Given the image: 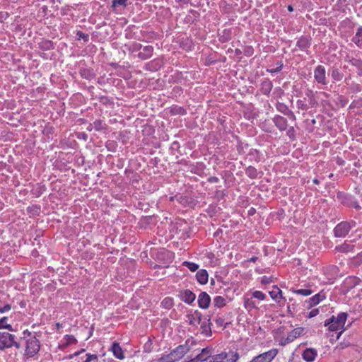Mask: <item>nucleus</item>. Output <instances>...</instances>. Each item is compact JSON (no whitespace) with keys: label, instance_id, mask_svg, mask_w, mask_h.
I'll use <instances>...</instances> for the list:
<instances>
[{"label":"nucleus","instance_id":"1","mask_svg":"<svg viewBox=\"0 0 362 362\" xmlns=\"http://www.w3.org/2000/svg\"><path fill=\"white\" fill-rule=\"evenodd\" d=\"M11 347L19 349L21 348V344L17 341V338L14 334L7 332H0V350L4 351Z\"/></svg>","mask_w":362,"mask_h":362},{"label":"nucleus","instance_id":"2","mask_svg":"<svg viewBox=\"0 0 362 362\" xmlns=\"http://www.w3.org/2000/svg\"><path fill=\"white\" fill-rule=\"evenodd\" d=\"M346 313H340L337 317L332 316L325 322V326H328L329 331L334 332L344 328L347 318Z\"/></svg>","mask_w":362,"mask_h":362},{"label":"nucleus","instance_id":"3","mask_svg":"<svg viewBox=\"0 0 362 362\" xmlns=\"http://www.w3.org/2000/svg\"><path fill=\"white\" fill-rule=\"evenodd\" d=\"M193 344V340L188 339L185 344L179 345L173 349L169 354L173 362L180 360L190 349Z\"/></svg>","mask_w":362,"mask_h":362},{"label":"nucleus","instance_id":"4","mask_svg":"<svg viewBox=\"0 0 362 362\" xmlns=\"http://www.w3.org/2000/svg\"><path fill=\"white\" fill-rule=\"evenodd\" d=\"M27 332L30 337L26 339L25 341L26 346L25 355L28 358H32L39 352L40 349V342L35 336H31L30 332L25 331L24 332V334H26Z\"/></svg>","mask_w":362,"mask_h":362},{"label":"nucleus","instance_id":"5","mask_svg":"<svg viewBox=\"0 0 362 362\" xmlns=\"http://www.w3.org/2000/svg\"><path fill=\"white\" fill-rule=\"evenodd\" d=\"M356 222L354 220L341 221L334 228V234L337 238H344L351 228L356 227Z\"/></svg>","mask_w":362,"mask_h":362},{"label":"nucleus","instance_id":"6","mask_svg":"<svg viewBox=\"0 0 362 362\" xmlns=\"http://www.w3.org/2000/svg\"><path fill=\"white\" fill-rule=\"evenodd\" d=\"M337 200L344 206L347 207H353L356 210L361 209V206L358 204L355 197L349 194L344 192H338L337 194Z\"/></svg>","mask_w":362,"mask_h":362},{"label":"nucleus","instance_id":"7","mask_svg":"<svg viewBox=\"0 0 362 362\" xmlns=\"http://www.w3.org/2000/svg\"><path fill=\"white\" fill-rule=\"evenodd\" d=\"M277 353V349H271L255 356L250 362H270L276 356Z\"/></svg>","mask_w":362,"mask_h":362},{"label":"nucleus","instance_id":"8","mask_svg":"<svg viewBox=\"0 0 362 362\" xmlns=\"http://www.w3.org/2000/svg\"><path fill=\"white\" fill-rule=\"evenodd\" d=\"M314 78L315 81L322 85H327L326 70L325 66L317 65L314 69Z\"/></svg>","mask_w":362,"mask_h":362},{"label":"nucleus","instance_id":"9","mask_svg":"<svg viewBox=\"0 0 362 362\" xmlns=\"http://www.w3.org/2000/svg\"><path fill=\"white\" fill-rule=\"evenodd\" d=\"M177 296L181 300L189 305H191L196 298L195 293L189 289H182L179 291Z\"/></svg>","mask_w":362,"mask_h":362},{"label":"nucleus","instance_id":"10","mask_svg":"<svg viewBox=\"0 0 362 362\" xmlns=\"http://www.w3.org/2000/svg\"><path fill=\"white\" fill-rule=\"evenodd\" d=\"M199 325H201V326H200L201 334L205 337H211L212 334V332H211L212 323L211 322V317L209 315H208L207 317L204 318L203 321L202 320V322Z\"/></svg>","mask_w":362,"mask_h":362},{"label":"nucleus","instance_id":"11","mask_svg":"<svg viewBox=\"0 0 362 362\" xmlns=\"http://www.w3.org/2000/svg\"><path fill=\"white\" fill-rule=\"evenodd\" d=\"M305 329L303 327H297L291 330L286 338L284 339V342L281 343L282 345H286L292 342L294 339L299 337L300 336L304 334Z\"/></svg>","mask_w":362,"mask_h":362},{"label":"nucleus","instance_id":"12","mask_svg":"<svg viewBox=\"0 0 362 362\" xmlns=\"http://www.w3.org/2000/svg\"><path fill=\"white\" fill-rule=\"evenodd\" d=\"M239 358V355L237 352L232 353V358L228 359V354L222 352L219 354L214 355L211 361H220L221 362H236Z\"/></svg>","mask_w":362,"mask_h":362},{"label":"nucleus","instance_id":"13","mask_svg":"<svg viewBox=\"0 0 362 362\" xmlns=\"http://www.w3.org/2000/svg\"><path fill=\"white\" fill-rule=\"evenodd\" d=\"M312 38L308 35L301 36L296 42V46L302 51H305L308 54V48L311 45Z\"/></svg>","mask_w":362,"mask_h":362},{"label":"nucleus","instance_id":"14","mask_svg":"<svg viewBox=\"0 0 362 362\" xmlns=\"http://www.w3.org/2000/svg\"><path fill=\"white\" fill-rule=\"evenodd\" d=\"M211 354L212 349L211 348L206 347L202 349L201 353L196 356L194 360L200 362H209L214 356Z\"/></svg>","mask_w":362,"mask_h":362},{"label":"nucleus","instance_id":"15","mask_svg":"<svg viewBox=\"0 0 362 362\" xmlns=\"http://www.w3.org/2000/svg\"><path fill=\"white\" fill-rule=\"evenodd\" d=\"M187 318L190 325L197 327L202 322V315L199 310H195L192 313L187 314Z\"/></svg>","mask_w":362,"mask_h":362},{"label":"nucleus","instance_id":"16","mask_svg":"<svg viewBox=\"0 0 362 362\" xmlns=\"http://www.w3.org/2000/svg\"><path fill=\"white\" fill-rule=\"evenodd\" d=\"M197 302L199 308L206 309L210 305L211 297L206 292L202 291L198 296Z\"/></svg>","mask_w":362,"mask_h":362},{"label":"nucleus","instance_id":"17","mask_svg":"<svg viewBox=\"0 0 362 362\" xmlns=\"http://www.w3.org/2000/svg\"><path fill=\"white\" fill-rule=\"evenodd\" d=\"M274 124L275 126L278 128V129L281 132L286 131L288 127V122L287 119L281 116V115H276L272 119Z\"/></svg>","mask_w":362,"mask_h":362},{"label":"nucleus","instance_id":"18","mask_svg":"<svg viewBox=\"0 0 362 362\" xmlns=\"http://www.w3.org/2000/svg\"><path fill=\"white\" fill-rule=\"evenodd\" d=\"M153 47L151 45L144 46L142 48V51L140 52L137 57L141 59V60H146L149 58H151L153 55Z\"/></svg>","mask_w":362,"mask_h":362},{"label":"nucleus","instance_id":"19","mask_svg":"<svg viewBox=\"0 0 362 362\" xmlns=\"http://www.w3.org/2000/svg\"><path fill=\"white\" fill-rule=\"evenodd\" d=\"M317 354V351L315 349L307 348L303 351L302 356L305 361L308 362H312L315 359Z\"/></svg>","mask_w":362,"mask_h":362},{"label":"nucleus","instance_id":"20","mask_svg":"<svg viewBox=\"0 0 362 362\" xmlns=\"http://www.w3.org/2000/svg\"><path fill=\"white\" fill-rule=\"evenodd\" d=\"M111 351L113 355L118 359L122 360L124 358V352L120 346L119 344L114 341L112 344Z\"/></svg>","mask_w":362,"mask_h":362},{"label":"nucleus","instance_id":"21","mask_svg":"<svg viewBox=\"0 0 362 362\" xmlns=\"http://www.w3.org/2000/svg\"><path fill=\"white\" fill-rule=\"evenodd\" d=\"M196 279L200 284H206L209 280V274L206 269H200L196 274Z\"/></svg>","mask_w":362,"mask_h":362},{"label":"nucleus","instance_id":"22","mask_svg":"<svg viewBox=\"0 0 362 362\" xmlns=\"http://www.w3.org/2000/svg\"><path fill=\"white\" fill-rule=\"evenodd\" d=\"M352 42L360 49H362V26H359L355 35L352 38Z\"/></svg>","mask_w":362,"mask_h":362},{"label":"nucleus","instance_id":"23","mask_svg":"<svg viewBox=\"0 0 362 362\" xmlns=\"http://www.w3.org/2000/svg\"><path fill=\"white\" fill-rule=\"evenodd\" d=\"M325 298V296L322 293H319L317 294H315L313 297H311L309 299V305L308 308H311L313 306H315L317 305L320 301H322L323 299Z\"/></svg>","mask_w":362,"mask_h":362},{"label":"nucleus","instance_id":"24","mask_svg":"<svg viewBox=\"0 0 362 362\" xmlns=\"http://www.w3.org/2000/svg\"><path fill=\"white\" fill-rule=\"evenodd\" d=\"M354 249V245L346 243V242L342 245L336 246L335 250L337 252H342V253H348L352 252Z\"/></svg>","mask_w":362,"mask_h":362},{"label":"nucleus","instance_id":"25","mask_svg":"<svg viewBox=\"0 0 362 362\" xmlns=\"http://www.w3.org/2000/svg\"><path fill=\"white\" fill-rule=\"evenodd\" d=\"M330 74L334 81H341L344 76L339 69L335 66H332L330 69Z\"/></svg>","mask_w":362,"mask_h":362},{"label":"nucleus","instance_id":"26","mask_svg":"<svg viewBox=\"0 0 362 362\" xmlns=\"http://www.w3.org/2000/svg\"><path fill=\"white\" fill-rule=\"evenodd\" d=\"M146 69L153 71H157L161 67V62L159 59H154L146 65Z\"/></svg>","mask_w":362,"mask_h":362},{"label":"nucleus","instance_id":"27","mask_svg":"<svg viewBox=\"0 0 362 362\" xmlns=\"http://www.w3.org/2000/svg\"><path fill=\"white\" fill-rule=\"evenodd\" d=\"M271 298L276 302H279V299L282 298V292L277 286H274L272 291H269Z\"/></svg>","mask_w":362,"mask_h":362},{"label":"nucleus","instance_id":"28","mask_svg":"<svg viewBox=\"0 0 362 362\" xmlns=\"http://www.w3.org/2000/svg\"><path fill=\"white\" fill-rule=\"evenodd\" d=\"M64 339L65 342L60 346L62 349H66L69 345L77 343L76 339L73 335L66 334L64 336Z\"/></svg>","mask_w":362,"mask_h":362},{"label":"nucleus","instance_id":"29","mask_svg":"<svg viewBox=\"0 0 362 362\" xmlns=\"http://www.w3.org/2000/svg\"><path fill=\"white\" fill-rule=\"evenodd\" d=\"M54 44L51 40H43L39 43V48L44 51L54 49Z\"/></svg>","mask_w":362,"mask_h":362},{"label":"nucleus","instance_id":"30","mask_svg":"<svg viewBox=\"0 0 362 362\" xmlns=\"http://www.w3.org/2000/svg\"><path fill=\"white\" fill-rule=\"evenodd\" d=\"M244 307L249 311L252 309H257V306L256 305L255 302L252 300V297L248 298L245 296Z\"/></svg>","mask_w":362,"mask_h":362},{"label":"nucleus","instance_id":"31","mask_svg":"<svg viewBox=\"0 0 362 362\" xmlns=\"http://www.w3.org/2000/svg\"><path fill=\"white\" fill-rule=\"evenodd\" d=\"M245 174L251 179H256L259 173L255 167L250 165L245 169Z\"/></svg>","mask_w":362,"mask_h":362},{"label":"nucleus","instance_id":"32","mask_svg":"<svg viewBox=\"0 0 362 362\" xmlns=\"http://www.w3.org/2000/svg\"><path fill=\"white\" fill-rule=\"evenodd\" d=\"M92 125H93L94 129L96 131H102V130L106 129V128H107L106 124L104 123L103 121H102L100 119H97V120L94 121L92 123Z\"/></svg>","mask_w":362,"mask_h":362},{"label":"nucleus","instance_id":"33","mask_svg":"<svg viewBox=\"0 0 362 362\" xmlns=\"http://www.w3.org/2000/svg\"><path fill=\"white\" fill-rule=\"evenodd\" d=\"M214 305L217 308H222L226 305V299L223 296H217L214 298Z\"/></svg>","mask_w":362,"mask_h":362},{"label":"nucleus","instance_id":"34","mask_svg":"<svg viewBox=\"0 0 362 362\" xmlns=\"http://www.w3.org/2000/svg\"><path fill=\"white\" fill-rule=\"evenodd\" d=\"M346 62L349 63L351 65H352L354 66H356V68L360 66V65L362 64V60L361 59H356V58H354V57H351L349 56L346 57Z\"/></svg>","mask_w":362,"mask_h":362},{"label":"nucleus","instance_id":"35","mask_svg":"<svg viewBox=\"0 0 362 362\" xmlns=\"http://www.w3.org/2000/svg\"><path fill=\"white\" fill-rule=\"evenodd\" d=\"M276 107L279 112L284 114V115H286L291 110H289L288 107L283 103H277Z\"/></svg>","mask_w":362,"mask_h":362},{"label":"nucleus","instance_id":"36","mask_svg":"<svg viewBox=\"0 0 362 362\" xmlns=\"http://www.w3.org/2000/svg\"><path fill=\"white\" fill-rule=\"evenodd\" d=\"M8 317H3L0 319V329H6L8 331H13V329L12 326L10 324L7 323Z\"/></svg>","mask_w":362,"mask_h":362},{"label":"nucleus","instance_id":"37","mask_svg":"<svg viewBox=\"0 0 362 362\" xmlns=\"http://www.w3.org/2000/svg\"><path fill=\"white\" fill-rule=\"evenodd\" d=\"M128 0H112V8L114 11H116L117 8L119 6H122L123 7H126L127 1Z\"/></svg>","mask_w":362,"mask_h":362},{"label":"nucleus","instance_id":"38","mask_svg":"<svg viewBox=\"0 0 362 362\" xmlns=\"http://www.w3.org/2000/svg\"><path fill=\"white\" fill-rule=\"evenodd\" d=\"M293 292L299 295L307 296L310 295L313 293V291L310 288H300L294 290Z\"/></svg>","mask_w":362,"mask_h":362},{"label":"nucleus","instance_id":"39","mask_svg":"<svg viewBox=\"0 0 362 362\" xmlns=\"http://www.w3.org/2000/svg\"><path fill=\"white\" fill-rule=\"evenodd\" d=\"M183 265L187 267L191 272H195L199 269V265L194 262H184Z\"/></svg>","mask_w":362,"mask_h":362},{"label":"nucleus","instance_id":"40","mask_svg":"<svg viewBox=\"0 0 362 362\" xmlns=\"http://www.w3.org/2000/svg\"><path fill=\"white\" fill-rule=\"evenodd\" d=\"M161 303L164 308L170 309L173 305V300L171 298H165Z\"/></svg>","mask_w":362,"mask_h":362},{"label":"nucleus","instance_id":"41","mask_svg":"<svg viewBox=\"0 0 362 362\" xmlns=\"http://www.w3.org/2000/svg\"><path fill=\"white\" fill-rule=\"evenodd\" d=\"M286 135L291 141L296 140V130L293 127H290L286 131Z\"/></svg>","mask_w":362,"mask_h":362},{"label":"nucleus","instance_id":"42","mask_svg":"<svg viewBox=\"0 0 362 362\" xmlns=\"http://www.w3.org/2000/svg\"><path fill=\"white\" fill-rule=\"evenodd\" d=\"M252 297L260 300H264L266 298V295L263 293L262 291H255L252 293Z\"/></svg>","mask_w":362,"mask_h":362},{"label":"nucleus","instance_id":"43","mask_svg":"<svg viewBox=\"0 0 362 362\" xmlns=\"http://www.w3.org/2000/svg\"><path fill=\"white\" fill-rule=\"evenodd\" d=\"M272 88V83L271 81H267L263 83V93L264 94L269 93Z\"/></svg>","mask_w":362,"mask_h":362},{"label":"nucleus","instance_id":"44","mask_svg":"<svg viewBox=\"0 0 362 362\" xmlns=\"http://www.w3.org/2000/svg\"><path fill=\"white\" fill-rule=\"evenodd\" d=\"M76 35L78 40L82 39L86 42L89 40V35L83 33L82 31H77Z\"/></svg>","mask_w":362,"mask_h":362},{"label":"nucleus","instance_id":"45","mask_svg":"<svg viewBox=\"0 0 362 362\" xmlns=\"http://www.w3.org/2000/svg\"><path fill=\"white\" fill-rule=\"evenodd\" d=\"M171 112L173 114H178V115H185L186 113V111L184 108L181 107H173L172 110H171Z\"/></svg>","mask_w":362,"mask_h":362},{"label":"nucleus","instance_id":"46","mask_svg":"<svg viewBox=\"0 0 362 362\" xmlns=\"http://www.w3.org/2000/svg\"><path fill=\"white\" fill-rule=\"evenodd\" d=\"M277 64H278L277 67H274V69H267V71L270 72L272 74L281 71L283 68V63L281 62H279L277 63Z\"/></svg>","mask_w":362,"mask_h":362},{"label":"nucleus","instance_id":"47","mask_svg":"<svg viewBox=\"0 0 362 362\" xmlns=\"http://www.w3.org/2000/svg\"><path fill=\"white\" fill-rule=\"evenodd\" d=\"M296 105L298 109H300L302 110H307L308 106L305 104V103L302 100H298L296 102Z\"/></svg>","mask_w":362,"mask_h":362},{"label":"nucleus","instance_id":"48","mask_svg":"<svg viewBox=\"0 0 362 362\" xmlns=\"http://www.w3.org/2000/svg\"><path fill=\"white\" fill-rule=\"evenodd\" d=\"M86 358L83 362H91L92 361H98V356L96 354H87Z\"/></svg>","mask_w":362,"mask_h":362},{"label":"nucleus","instance_id":"49","mask_svg":"<svg viewBox=\"0 0 362 362\" xmlns=\"http://www.w3.org/2000/svg\"><path fill=\"white\" fill-rule=\"evenodd\" d=\"M156 362H173V361L170 358V354H168L158 358Z\"/></svg>","mask_w":362,"mask_h":362},{"label":"nucleus","instance_id":"50","mask_svg":"<svg viewBox=\"0 0 362 362\" xmlns=\"http://www.w3.org/2000/svg\"><path fill=\"white\" fill-rule=\"evenodd\" d=\"M254 49L252 47L247 46L244 49V54L247 57H250L253 54Z\"/></svg>","mask_w":362,"mask_h":362},{"label":"nucleus","instance_id":"51","mask_svg":"<svg viewBox=\"0 0 362 362\" xmlns=\"http://www.w3.org/2000/svg\"><path fill=\"white\" fill-rule=\"evenodd\" d=\"M142 47V45L140 43L134 42L129 49L132 52H136L141 49Z\"/></svg>","mask_w":362,"mask_h":362},{"label":"nucleus","instance_id":"52","mask_svg":"<svg viewBox=\"0 0 362 362\" xmlns=\"http://www.w3.org/2000/svg\"><path fill=\"white\" fill-rule=\"evenodd\" d=\"M215 322L218 327H223L224 325V319L221 317H217L215 320Z\"/></svg>","mask_w":362,"mask_h":362},{"label":"nucleus","instance_id":"53","mask_svg":"<svg viewBox=\"0 0 362 362\" xmlns=\"http://www.w3.org/2000/svg\"><path fill=\"white\" fill-rule=\"evenodd\" d=\"M11 306L10 304H6L4 307H0V313L8 312L11 310Z\"/></svg>","mask_w":362,"mask_h":362},{"label":"nucleus","instance_id":"54","mask_svg":"<svg viewBox=\"0 0 362 362\" xmlns=\"http://www.w3.org/2000/svg\"><path fill=\"white\" fill-rule=\"evenodd\" d=\"M319 313V310L318 309H313L312 310L309 314H308V317L309 318H312V317H315L316 315H317Z\"/></svg>","mask_w":362,"mask_h":362},{"label":"nucleus","instance_id":"55","mask_svg":"<svg viewBox=\"0 0 362 362\" xmlns=\"http://www.w3.org/2000/svg\"><path fill=\"white\" fill-rule=\"evenodd\" d=\"M151 341H148V343H146L145 345H144V352H146V353H149L151 352Z\"/></svg>","mask_w":362,"mask_h":362},{"label":"nucleus","instance_id":"56","mask_svg":"<svg viewBox=\"0 0 362 362\" xmlns=\"http://www.w3.org/2000/svg\"><path fill=\"white\" fill-rule=\"evenodd\" d=\"M207 181L210 183H215L218 182L219 181V179L217 177L211 176L207 179Z\"/></svg>","mask_w":362,"mask_h":362},{"label":"nucleus","instance_id":"57","mask_svg":"<svg viewBox=\"0 0 362 362\" xmlns=\"http://www.w3.org/2000/svg\"><path fill=\"white\" fill-rule=\"evenodd\" d=\"M271 278L270 277H267L266 276H263L262 279V284H268L271 282Z\"/></svg>","mask_w":362,"mask_h":362},{"label":"nucleus","instance_id":"58","mask_svg":"<svg viewBox=\"0 0 362 362\" xmlns=\"http://www.w3.org/2000/svg\"><path fill=\"white\" fill-rule=\"evenodd\" d=\"M351 89L352 92L361 91V90L359 84L352 85L351 87Z\"/></svg>","mask_w":362,"mask_h":362},{"label":"nucleus","instance_id":"59","mask_svg":"<svg viewBox=\"0 0 362 362\" xmlns=\"http://www.w3.org/2000/svg\"><path fill=\"white\" fill-rule=\"evenodd\" d=\"M305 95L308 98H313L314 95H315V93L314 92L310 90V89H307L306 92H305Z\"/></svg>","mask_w":362,"mask_h":362},{"label":"nucleus","instance_id":"60","mask_svg":"<svg viewBox=\"0 0 362 362\" xmlns=\"http://www.w3.org/2000/svg\"><path fill=\"white\" fill-rule=\"evenodd\" d=\"M88 70H81V76L83 77V78H89L88 77Z\"/></svg>","mask_w":362,"mask_h":362},{"label":"nucleus","instance_id":"61","mask_svg":"<svg viewBox=\"0 0 362 362\" xmlns=\"http://www.w3.org/2000/svg\"><path fill=\"white\" fill-rule=\"evenodd\" d=\"M286 116L288 117L291 119H292L293 121L296 120V115L291 110H290Z\"/></svg>","mask_w":362,"mask_h":362},{"label":"nucleus","instance_id":"62","mask_svg":"<svg viewBox=\"0 0 362 362\" xmlns=\"http://www.w3.org/2000/svg\"><path fill=\"white\" fill-rule=\"evenodd\" d=\"M84 351L85 350L83 349L81 351H76L74 354L69 355V358H73L74 357L77 356L79 354H81V353H83Z\"/></svg>","mask_w":362,"mask_h":362},{"label":"nucleus","instance_id":"63","mask_svg":"<svg viewBox=\"0 0 362 362\" xmlns=\"http://www.w3.org/2000/svg\"><path fill=\"white\" fill-rule=\"evenodd\" d=\"M310 100V103L311 104L312 106H314L315 104H317V102L315 100V99L313 98H309Z\"/></svg>","mask_w":362,"mask_h":362},{"label":"nucleus","instance_id":"64","mask_svg":"<svg viewBox=\"0 0 362 362\" xmlns=\"http://www.w3.org/2000/svg\"><path fill=\"white\" fill-rule=\"evenodd\" d=\"M357 69H358V74L362 75V64Z\"/></svg>","mask_w":362,"mask_h":362}]
</instances>
